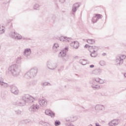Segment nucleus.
Listing matches in <instances>:
<instances>
[{
    "label": "nucleus",
    "instance_id": "1",
    "mask_svg": "<svg viewBox=\"0 0 126 126\" xmlns=\"http://www.w3.org/2000/svg\"><path fill=\"white\" fill-rule=\"evenodd\" d=\"M8 70L13 76L17 77L20 74L21 66L16 64H12L8 68Z\"/></svg>",
    "mask_w": 126,
    "mask_h": 126
},
{
    "label": "nucleus",
    "instance_id": "2",
    "mask_svg": "<svg viewBox=\"0 0 126 126\" xmlns=\"http://www.w3.org/2000/svg\"><path fill=\"white\" fill-rule=\"evenodd\" d=\"M37 73H38V68L33 67L25 74L24 77L27 79L34 78L37 75Z\"/></svg>",
    "mask_w": 126,
    "mask_h": 126
},
{
    "label": "nucleus",
    "instance_id": "3",
    "mask_svg": "<svg viewBox=\"0 0 126 126\" xmlns=\"http://www.w3.org/2000/svg\"><path fill=\"white\" fill-rule=\"evenodd\" d=\"M126 56L125 55H118L116 57L115 63L117 66H120L124 63V60H125Z\"/></svg>",
    "mask_w": 126,
    "mask_h": 126
},
{
    "label": "nucleus",
    "instance_id": "4",
    "mask_svg": "<svg viewBox=\"0 0 126 126\" xmlns=\"http://www.w3.org/2000/svg\"><path fill=\"white\" fill-rule=\"evenodd\" d=\"M46 66L50 70H55L58 67V64L52 61H48L46 63Z\"/></svg>",
    "mask_w": 126,
    "mask_h": 126
},
{
    "label": "nucleus",
    "instance_id": "5",
    "mask_svg": "<svg viewBox=\"0 0 126 126\" xmlns=\"http://www.w3.org/2000/svg\"><path fill=\"white\" fill-rule=\"evenodd\" d=\"M39 109H40V105L35 103L32 104L29 108V111L31 114H35L36 112H38Z\"/></svg>",
    "mask_w": 126,
    "mask_h": 126
},
{
    "label": "nucleus",
    "instance_id": "6",
    "mask_svg": "<svg viewBox=\"0 0 126 126\" xmlns=\"http://www.w3.org/2000/svg\"><path fill=\"white\" fill-rule=\"evenodd\" d=\"M23 99L25 101V103H33L34 102V98L29 94H25L23 96Z\"/></svg>",
    "mask_w": 126,
    "mask_h": 126
},
{
    "label": "nucleus",
    "instance_id": "7",
    "mask_svg": "<svg viewBox=\"0 0 126 126\" xmlns=\"http://www.w3.org/2000/svg\"><path fill=\"white\" fill-rule=\"evenodd\" d=\"M80 7V4L78 2L73 4L72 7V14L74 15L75 12L77 11V10Z\"/></svg>",
    "mask_w": 126,
    "mask_h": 126
},
{
    "label": "nucleus",
    "instance_id": "8",
    "mask_svg": "<svg viewBox=\"0 0 126 126\" xmlns=\"http://www.w3.org/2000/svg\"><path fill=\"white\" fill-rule=\"evenodd\" d=\"M14 105L19 106L20 107H24V106H25L26 104L25 103L24 99H23V96H22V99L14 102Z\"/></svg>",
    "mask_w": 126,
    "mask_h": 126
},
{
    "label": "nucleus",
    "instance_id": "9",
    "mask_svg": "<svg viewBox=\"0 0 126 126\" xmlns=\"http://www.w3.org/2000/svg\"><path fill=\"white\" fill-rule=\"evenodd\" d=\"M9 87L11 93L14 94L15 95H17V94H18L19 91L16 86L14 85H10Z\"/></svg>",
    "mask_w": 126,
    "mask_h": 126
},
{
    "label": "nucleus",
    "instance_id": "10",
    "mask_svg": "<svg viewBox=\"0 0 126 126\" xmlns=\"http://www.w3.org/2000/svg\"><path fill=\"white\" fill-rule=\"evenodd\" d=\"M9 85L7 83L3 82V78L0 77V88H8Z\"/></svg>",
    "mask_w": 126,
    "mask_h": 126
},
{
    "label": "nucleus",
    "instance_id": "11",
    "mask_svg": "<svg viewBox=\"0 0 126 126\" xmlns=\"http://www.w3.org/2000/svg\"><path fill=\"white\" fill-rule=\"evenodd\" d=\"M32 53V51H31V49L26 48L24 51L23 55L26 57V58L29 59V58H30V55H31Z\"/></svg>",
    "mask_w": 126,
    "mask_h": 126
},
{
    "label": "nucleus",
    "instance_id": "12",
    "mask_svg": "<svg viewBox=\"0 0 126 126\" xmlns=\"http://www.w3.org/2000/svg\"><path fill=\"white\" fill-rule=\"evenodd\" d=\"M39 105L41 107H46L47 105H48V101L47 99L45 98L40 99L38 101Z\"/></svg>",
    "mask_w": 126,
    "mask_h": 126
},
{
    "label": "nucleus",
    "instance_id": "13",
    "mask_svg": "<svg viewBox=\"0 0 126 126\" xmlns=\"http://www.w3.org/2000/svg\"><path fill=\"white\" fill-rule=\"evenodd\" d=\"M99 50V48L96 46H91L89 48V51L90 53H97Z\"/></svg>",
    "mask_w": 126,
    "mask_h": 126
},
{
    "label": "nucleus",
    "instance_id": "14",
    "mask_svg": "<svg viewBox=\"0 0 126 126\" xmlns=\"http://www.w3.org/2000/svg\"><path fill=\"white\" fill-rule=\"evenodd\" d=\"M119 119H114L112 121L108 123V125L109 126H116L119 125Z\"/></svg>",
    "mask_w": 126,
    "mask_h": 126
},
{
    "label": "nucleus",
    "instance_id": "15",
    "mask_svg": "<svg viewBox=\"0 0 126 126\" xmlns=\"http://www.w3.org/2000/svg\"><path fill=\"white\" fill-rule=\"evenodd\" d=\"M96 112H100V111H103L105 109V106L101 104H97L94 107Z\"/></svg>",
    "mask_w": 126,
    "mask_h": 126
},
{
    "label": "nucleus",
    "instance_id": "16",
    "mask_svg": "<svg viewBox=\"0 0 126 126\" xmlns=\"http://www.w3.org/2000/svg\"><path fill=\"white\" fill-rule=\"evenodd\" d=\"M71 47H73L75 50H77L79 48V42L77 41H73L70 44Z\"/></svg>",
    "mask_w": 126,
    "mask_h": 126
},
{
    "label": "nucleus",
    "instance_id": "17",
    "mask_svg": "<svg viewBox=\"0 0 126 126\" xmlns=\"http://www.w3.org/2000/svg\"><path fill=\"white\" fill-rule=\"evenodd\" d=\"M67 52H68V47H66L62 51L60 52V55L63 58V57H65V56H66V53Z\"/></svg>",
    "mask_w": 126,
    "mask_h": 126
},
{
    "label": "nucleus",
    "instance_id": "18",
    "mask_svg": "<svg viewBox=\"0 0 126 126\" xmlns=\"http://www.w3.org/2000/svg\"><path fill=\"white\" fill-rule=\"evenodd\" d=\"M45 114L47 116H50L51 118H54L55 117V113L49 109L46 110Z\"/></svg>",
    "mask_w": 126,
    "mask_h": 126
},
{
    "label": "nucleus",
    "instance_id": "19",
    "mask_svg": "<svg viewBox=\"0 0 126 126\" xmlns=\"http://www.w3.org/2000/svg\"><path fill=\"white\" fill-rule=\"evenodd\" d=\"M93 74L95 75H100L102 73V69L97 68L93 71Z\"/></svg>",
    "mask_w": 126,
    "mask_h": 126
},
{
    "label": "nucleus",
    "instance_id": "20",
    "mask_svg": "<svg viewBox=\"0 0 126 126\" xmlns=\"http://www.w3.org/2000/svg\"><path fill=\"white\" fill-rule=\"evenodd\" d=\"M70 38H67V37L65 36H61L59 37V40L60 41H61L62 42H68L69 40H70Z\"/></svg>",
    "mask_w": 126,
    "mask_h": 126
},
{
    "label": "nucleus",
    "instance_id": "21",
    "mask_svg": "<svg viewBox=\"0 0 126 126\" xmlns=\"http://www.w3.org/2000/svg\"><path fill=\"white\" fill-rule=\"evenodd\" d=\"M22 59L23 58L21 56L17 57L16 59V63H17L18 64H21V63H22Z\"/></svg>",
    "mask_w": 126,
    "mask_h": 126
},
{
    "label": "nucleus",
    "instance_id": "22",
    "mask_svg": "<svg viewBox=\"0 0 126 126\" xmlns=\"http://www.w3.org/2000/svg\"><path fill=\"white\" fill-rule=\"evenodd\" d=\"M17 33V32H11L9 33V36L10 37H11V38H12V39H15V36H16Z\"/></svg>",
    "mask_w": 126,
    "mask_h": 126
},
{
    "label": "nucleus",
    "instance_id": "23",
    "mask_svg": "<svg viewBox=\"0 0 126 126\" xmlns=\"http://www.w3.org/2000/svg\"><path fill=\"white\" fill-rule=\"evenodd\" d=\"M33 9L34 10H39L40 9V5L37 3H35L33 4Z\"/></svg>",
    "mask_w": 126,
    "mask_h": 126
},
{
    "label": "nucleus",
    "instance_id": "24",
    "mask_svg": "<svg viewBox=\"0 0 126 126\" xmlns=\"http://www.w3.org/2000/svg\"><path fill=\"white\" fill-rule=\"evenodd\" d=\"M22 35L20 34L17 32L16 36L15 37V40H22Z\"/></svg>",
    "mask_w": 126,
    "mask_h": 126
},
{
    "label": "nucleus",
    "instance_id": "25",
    "mask_svg": "<svg viewBox=\"0 0 126 126\" xmlns=\"http://www.w3.org/2000/svg\"><path fill=\"white\" fill-rule=\"evenodd\" d=\"M87 43L88 44H90L91 45H93L94 44H95V40L93 39H89L87 40Z\"/></svg>",
    "mask_w": 126,
    "mask_h": 126
},
{
    "label": "nucleus",
    "instance_id": "26",
    "mask_svg": "<svg viewBox=\"0 0 126 126\" xmlns=\"http://www.w3.org/2000/svg\"><path fill=\"white\" fill-rule=\"evenodd\" d=\"M91 86L92 88L94 89V90H98V89H100V86H99L98 84L91 85Z\"/></svg>",
    "mask_w": 126,
    "mask_h": 126
},
{
    "label": "nucleus",
    "instance_id": "27",
    "mask_svg": "<svg viewBox=\"0 0 126 126\" xmlns=\"http://www.w3.org/2000/svg\"><path fill=\"white\" fill-rule=\"evenodd\" d=\"M70 120H71V123H72L73 122H75L76 121H77V117L72 116L70 117Z\"/></svg>",
    "mask_w": 126,
    "mask_h": 126
},
{
    "label": "nucleus",
    "instance_id": "28",
    "mask_svg": "<svg viewBox=\"0 0 126 126\" xmlns=\"http://www.w3.org/2000/svg\"><path fill=\"white\" fill-rule=\"evenodd\" d=\"M15 114L16 115H17V116H20V115H22V111L21 110L18 109L16 110H15Z\"/></svg>",
    "mask_w": 126,
    "mask_h": 126
},
{
    "label": "nucleus",
    "instance_id": "29",
    "mask_svg": "<svg viewBox=\"0 0 126 126\" xmlns=\"http://www.w3.org/2000/svg\"><path fill=\"white\" fill-rule=\"evenodd\" d=\"M4 27L3 26H0V34H3L4 33Z\"/></svg>",
    "mask_w": 126,
    "mask_h": 126
},
{
    "label": "nucleus",
    "instance_id": "30",
    "mask_svg": "<svg viewBox=\"0 0 126 126\" xmlns=\"http://www.w3.org/2000/svg\"><path fill=\"white\" fill-rule=\"evenodd\" d=\"M80 63L82 64V65H85L86 63H87V62L85 60V59H81L80 60Z\"/></svg>",
    "mask_w": 126,
    "mask_h": 126
},
{
    "label": "nucleus",
    "instance_id": "31",
    "mask_svg": "<svg viewBox=\"0 0 126 126\" xmlns=\"http://www.w3.org/2000/svg\"><path fill=\"white\" fill-rule=\"evenodd\" d=\"M65 121L66 122L65 124H70L71 123L70 117L65 118Z\"/></svg>",
    "mask_w": 126,
    "mask_h": 126
},
{
    "label": "nucleus",
    "instance_id": "32",
    "mask_svg": "<svg viewBox=\"0 0 126 126\" xmlns=\"http://www.w3.org/2000/svg\"><path fill=\"white\" fill-rule=\"evenodd\" d=\"M92 21V22H93V23H96V22L98 21V19H97V17L95 15H94V16L93 17Z\"/></svg>",
    "mask_w": 126,
    "mask_h": 126
},
{
    "label": "nucleus",
    "instance_id": "33",
    "mask_svg": "<svg viewBox=\"0 0 126 126\" xmlns=\"http://www.w3.org/2000/svg\"><path fill=\"white\" fill-rule=\"evenodd\" d=\"M95 15L96 17L97 20H99V19H102V18H103V16L100 14H95Z\"/></svg>",
    "mask_w": 126,
    "mask_h": 126
},
{
    "label": "nucleus",
    "instance_id": "34",
    "mask_svg": "<svg viewBox=\"0 0 126 126\" xmlns=\"http://www.w3.org/2000/svg\"><path fill=\"white\" fill-rule=\"evenodd\" d=\"M92 54H90L91 57L92 58H96L97 57V53L95 52H91Z\"/></svg>",
    "mask_w": 126,
    "mask_h": 126
},
{
    "label": "nucleus",
    "instance_id": "35",
    "mask_svg": "<svg viewBox=\"0 0 126 126\" xmlns=\"http://www.w3.org/2000/svg\"><path fill=\"white\" fill-rule=\"evenodd\" d=\"M59 48V44L58 43H55L53 46V50H56Z\"/></svg>",
    "mask_w": 126,
    "mask_h": 126
},
{
    "label": "nucleus",
    "instance_id": "36",
    "mask_svg": "<svg viewBox=\"0 0 126 126\" xmlns=\"http://www.w3.org/2000/svg\"><path fill=\"white\" fill-rule=\"evenodd\" d=\"M99 64L101 66H104V65H105L106 64V63L104 61H101L99 62Z\"/></svg>",
    "mask_w": 126,
    "mask_h": 126
},
{
    "label": "nucleus",
    "instance_id": "37",
    "mask_svg": "<svg viewBox=\"0 0 126 126\" xmlns=\"http://www.w3.org/2000/svg\"><path fill=\"white\" fill-rule=\"evenodd\" d=\"M61 125V122L59 120H56L55 122V126H59Z\"/></svg>",
    "mask_w": 126,
    "mask_h": 126
},
{
    "label": "nucleus",
    "instance_id": "38",
    "mask_svg": "<svg viewBox=\"0 0 126 126\" xmlns=\"http://www.w3.org/2000/svg\"><path fill=\"white\" fill-rule=\"evenodd\" d=\"M40 125H41V126H48V123L46 122H39Z\"/></svg>",
    "mask_w": 126,
    "mask_h": 126
},
{
    "label": "nucleus",
    "instance_id": "39",
    "mask_svg": "<svg viewBox=\"0 0 126 126\" xmlns=\"http://www.w3.org/2000/svg\"><path fill=\"white\" fill-rule=\"evenodd\" d=\"M57 2H60V3H64L65 0H55Z\"/></svg>",
    "mask_w": 126,
    "mask_h": 126
},
{
    "label": "nucleus",
    "instance_id": "40",
    "mask_svg": "<svg viewBox=\"0 0 126 126\" xmlns=\"http://www.w3.org/2000/svg\"><path fill=\"white\" fill-rule=\"evenodd\" d=\"M1 97L2 99H5V98H6V95L4 93H1Z\"/></svg>",
    "mask_w": 126,
    "mask_h": 126
},
{
    "label": "nucleus",
    "instance_id": "41",
    "mask_svg": "<svg viewBox=\"0 0 126 126\" xmlns=\"http://www.w3.org/2000/svg\"><path fill=\"white\" fill-rule=\"evenodd\" d=\"M63 62H66L68 60V57L67 56H64L63 57Z\"/></svg>",
    "mask_w": 126,
    "mask_h": 126
},
{
    "label": "nucleus",
    "instance_id": "42",
    "mask_svg": "<svg viewBox=\"0 0 126 126\" xmlns=\"http://www.w3.org/2000/svg\"><path fill=\"white\" fill-rule=\"evenodd\" d=\"M91 84H92V85H96L98 84H97V82H95V81H94V80L93 79L92 81H91Z\"/></svg>",
    "mask_w": 126,
    "mask_h": 126
},
{
    "label": "nucleus",
    "instance_id": "43",
    "mask_svg": "<svg viewBox=\"0 0 126 126\" xmlns=\"http://www.w3.org/2000/svg\"><path fill=\"white\" fill-rule=\"evenodd\" d=\"M93 80L95 82H96V83H99V81L100 80V78H94Z\"/></svg>",
    "mask_w": 126,
    "mask_h": 126
},
{
    "label": "nucleus",
    "instance_id": "44",
    "mask_svg": "<svg viewBox=\"0 0 126 126\" xmlns=\"http://www.w3.org/2000/svg\"><path fill=\"white\" fill-rule=\"evenodd\" d=\"M98 83H99L100 84H103V83H105V80L100 78Z\"/></svg>",
    "mask_w": 126,
    "mask_h": 126
},
{
    "label": "nucleus",
    "instance_id": "45",
    "mask_svg": "<svg viewBox=\"0 0 126 126\" xmlns=\"http://www.w3.org/2000/svg\"><path fill=\"white\" fill-rule=\"evenodd\" d=\"M49 84H50V83H49L48 82H45V83L41 84V85H42V86H48V85H49Z\"/></svg>",
    "mask_w": 126,
    "mask_h": 126
},
{
    "label": "nucleus",
    "instance_id": "46",
    "mask_svg": "<svg viewBox=\"0 0 126 126\" xmlns=\"http://www.w3.org/2000/svg\"><path fill=\"white\" fill-rule=\"evenodd\" d=\"M23 122L24 124H28V123H30V122H31V121L27 120H24V121H23Z\"/></svg>",
    "mask_w": 126,
    "mask_h": 126
},
{
    "label": "nucleus",
    "instance_id": "47",
    "mask_svg": "<svg viewBox=\"0 0 126 126\" xmlns=\"http://www.w3.org/2000/svg\"><path fill=\"white\" fill-rule=\"evenodd\" d=\"M51 18L53 19V20H55V19H56V15H52Z\"/></svg>",
    "mask_w": 126,
    "mask_h": 126
},
{
    "label": "nucleus",
    "instance_id": "48",
    "mask_svg": "<svg viewBox=\"0 0 126 126\" xmlns=\"http://www.w3.org/2000/svg\"><path fill=\"white\" fill-rule=\"evenodd\" d=\"M31 38L29 37H26V41H31Z\"/></svg>",
    "mask_w": 126,
    "mask_h": 126
},
{
    "label": "nucleus",
    "instance_id": "49",
    "mask_svg": "<svg viewBox=\"0 0 126 126\" xmlns=\"http://www.w3.org/2000/svg\"><path fill=\"white\" fill-rule=\"evenodd\" d=\"M89 47H91V46H89V45H88V44H86L85 45V48H88L89 50Z\"/></svg>",
    "mask_w": 126,
    "mask_h": 126
},
{
    "label": "nucleus",
    "instance_id": "50",
    "mask_svg": "<svg viewBox=\"0 0 126 126\" xmlns=\"http://www.w3.org/2000/svg\"><path fill=\"white\" fill-rule=\"evenodd\" d=\"M22 39L23 41H26V37H22Z\"/></svg>",
    "mask_w": 126,
    "mask_h": 126
},
{
    "label": "nucleus",
    "instance_id": "51",
    "mask_svg": "<svg viewBox=\"0 0 126 126\" xmlns=\"http://www.w3.org/2000/svg\"><path fill=\"white\" fill-rule=\"evenodd\" d=\"M94 65H93V64H92V65H90V67L91 68H93V67H94Z\"/></svg>",
    "mask_w": 126,
    "mask_h": 126
},
{
    "label": "nucleus",
    "instance_id": "52",
    "mask_svg": "<svg viewBox=\"0 0 126 126\" xmlns=\"http://www.w3.org/2000/svg\"><path fill=\"white\" fill-rule=\"evenodd\" d=\"M95 126H101V125H100L99 124V123H96L95 124Z\"/></svg>",
    "mask_w": 126,
    "mask_h": 126
},
{
    "label": "nucleus",
    "instance_id": "53",
    "mask_svg": "<svg viewBox=\"0 0 126 126\" xmlns=\"http://www.w3.org/2000/svg\"><path fill=\"white\" fill-rule=\"evenodd\" d=\"M26 85H27V86H30V83H27V84H26Z\"/></svg>",
    "mask_w": 126,
    "mask_h": 126
},
{
    "label": "nucleus",
    "instance_id": "54",
    "mask_svg": "<svg viewBox=\"0 0 126 126\" xmlns=\"http://www.w3.org/2000/svg\"><path fill=\"white\" fill-rule=\"evenodd\" d=\"M106 53H103V54H102V56H106Z\"/></svg>",
    "mask_w": 126,
    "mask_h": 126
},
{
    "label": "nucleus",
    "instance_id": "55",
    "mask_svg": "<svg viewBox=\"0 0 126 126\" xmlns=\"http://www.w3.org/2000/svg\"><path fill=\"white\" fill-rule=\"evenodd\" d=\"M77 58H78V56H75V57H74V59H77Z\"/></svg>",
    "mask_w": 126,
    "mask_h": 126
},
{
    "label": "nucleus",
    "instance_id": "56",
    "mask_svg": "<svg viewBox=\"0 0 126 126\" xmlns=\"http://www.w3.org/2000/svg\"><path fill=\"white\" fill-rule=\"evenodd\" d=\"M124 76L126 77V73H124Z\"/></svg>",
    "mask_w": 126,
    "mask_h": 126
},
{
    "label": "nucleus",
    "instance_id": "57",
    "mask_svg": "<svg viewBox=\"0 0 126 126\" xmlns=\"http://www.w3.org/2000/svg\"><path fill=\"white\" fill-rule=\"evenodd\" d=\"M58 71H60V69L58 70Z\"/></svg>",
    "mask_w": 126,
    "mask_h": 126
}]
</instances>
